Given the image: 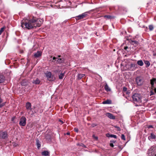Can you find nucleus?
<instances>
[{
  "instance_id": "4468645a",
  "label": "nucleus",
  "mask_w": 156,
  "mask_h": 156,
  "mask_svg": "<svg viewBox=\"0 0 156 156\" xmlns=\"http://www.w3.org/2000/svg\"><path fill=\"white\" fill-rule=\"evenodd\" d=\"M5 80V78L2 75H0V83H3Z\"/></svg>"
},
{
  "instance_id": "1a4fd4ad",
  "label": "nucleus",
  "mask_w": 156,
  "mask_h": 156,
  "mask_svg": "<svg viewBox=\"0 0 156 156\" xmlns=\"http://www.w3.org/2000/svg\"><path fill=\"white\" fill-rule=\"evenodd\" d=\"M45 74L48 80H51V79L52 76L51 73L50 72L47 71Z\"/></svg>"
},
{
  "instance_id": "bb28decb",
  "label": "nucleus",
  "mask_w": 156,
  "mask_h": 156,
  "mask_svg": "<svg viewBox=\"0 0 156 156\" xmlns=\"http://www.w3.org/2000/svg\"><path fill=\"white\" fill-rule=\"evenodd\" d=\"M137 63L139 65L141 66H143L144 64L143 61L141 60L138 61Z\"/></svg>"
},
{
  "instance_id": "c85d7f7f",
  "label": "nucleus",
  "mask_w": 156,
  "mask_h": 156,
  "mask_svg": "<svg viewBox=\"0 0 156 156\" xmlns=\"http://www.w3.org/2000/svg\"><path fill=\"white\" fill-rule=\"evenodd\" d=\"M144 63L146 65H147V66H146V67H148L150 65V62L147 61H145Z\"/></svg>"
},
{
  "instance_id": "a878e982",
  "label": "nucleus",
  "mask_w": 156,
  "mask_h": 156,
  "mask_svg": "<svg viewBox=\"0 0 156 156\" xmlns=\"http://www.w3.org/2000/svg\"><path fill=\"white\" fill-rule=\"evenodd\" d=\"M154 92L155 93H156V88H154V91H153L152 90L150 92V95L151 96V95L154 94Z\"/></svg>"
},
{
  "instance_id": "9d476101",
  "label": "nucleus",
  "mask_w": 156,
  "mask_h": 156,
  "mask_svg": "<svg viewBox=\"0 0 156 156\" xmlns=\"http://www.w3.org/2000/svg\"><path fill=\"white\" fill-rule=\"evenodd\" d=\"M155 135L152 133H151L150 136H148V138L151 141H153L155 139Z\"/></svg>"
},
{
  "instance_id": "aec40b11",
  "label": "nucleus",
  "mask_w": 156,
  "mask_h": 156,
  "mask_svg": "<svg viewBox=\"0 0 156 156\" xmlns=\"http://www.w3.org/2000/svg\"><path fill=\"white\" fill-rule=\"evenodd\" d=\"M112 103V101L109 100H106L103 101L102 103L104 104H111Z\"/></svg>"
},
{
  "instance_id": "cd10ccee",
  "label": "nucleus",
  "mask_w": 156,
  "mask_h": 156,
  "mask_svg": "<svg viewBox=\"0 0 156 156\" xmlns=\"http://www.w3.org/2000/svg\"><path fill=\"white\" fill-rule=\"evenodd\" d=\"M108 136L107 135V136L108 137H113L115 138H117V137L116 135L113 134H108Z\"/></svg>"
},
{
  "instance_id": "f257e3e1",
  "label": "nucleus",
  "mask_w": 156,
  "mask_h": 156,
  "mask_svg": "<svg viewBox=\"0 0 156 156\" xmlns=\"http://www.w3.org/2000/svg\"><path fill=\"white\" fill-rule=\"evenodd\" d=\"M41 24L42 22L40 20H36L33 18L30 20H23L21 23V26L23 28L30 30L34 27H39Z\"/></svg>"
},
{
  "instance_id": "a19ab883",
  "label": "nucleus",
  "mask_w": 156,
  "mask_h": 156,
  "mask_svg": "<svg viewBox=\"0 0 156 156\" xmlns=\"http://www.w3.org/2000/svg\"><path fill=\"white\" fill-rule=\"evenodd\" d=\"M126 94H127L128 95L130 93L128 91H126L125 92Z\"/></svg>"
},
{
  "instance_id": "2eb2a0df",
  "label": "nucleus",
  "mask_w": 156,
  "mask_h": 156,
  "mask_svg": "<svg viewBox=\"0 0 156 156\" xmlns=\"http://www.w3.org/2000/svg\"><path fill=\"white\" fill-rule=\"evenodd\" d=\"M42 155L44 156H49L50 153L48 151H44L42 152Z\"/></svg>"
},
{
  "instance_id": "473e14b6",
  "label": "nucleus",
  "mask_w": 156,
  "mask_h": 156,
  "mask_svg": "<svg viewBox=\"0 0 156 156\" xmlns=\"http://www.w3.org/2000/svg\"><path fill=\"white\" fill-rule=\"evenodd\" d=\"M127 89L126 87H123V92H125L126 91H127Z\"/></svg>"
},
{
  "instance_id": "c03bdc74",
  "label": "nucleus",
  "mask_w": 156,
  "mask_h": 156,
  "mask_svg": "<svg viewBox=\"0 0 156 156\" xmlns=\"http://www.w3.org/2000/svg\"><path fill=\"white\" fill-rule=\"evenodd\" d=\"M14 119H15V117H12V118L11 120L12 121H13L14 120Z\"/></svg>"
},
{
  "instance_id": "ddd939ff",
  "label": "nucleus",
  "mask_w": 156,
  "mask_h": 156,
  "mask_svg": "<svg viewBox=\"0 0 156 156\" xmlns=\"http://www.w3.org/2000/svg\"><path fill=\"white\" fill-rule=\"evenodd\" d=\"M41 55V52L40 51H37L34 54V56L35 58H38Z\"/></svg>"
},
{
  "instance_id": "58836bf2",
  "label": "nucleus",
  "mask_w": 156,
  "mask_h": 156,
  "mask_svg": "<svg viewBox=\"0 0 156 156\" xmlns=\"http://www.w3.org/2000/svg\"><path fill=\"white\" fill-rule=\"evenodd\" d=\"M116 140H111L110 141V142L111 143H113V144L115 143L116 142Z\"/></svg>"
},
{
  "instance_id": "7c9ffc66",
  "label": "nucleus",
  "mask_w": 156,
  "mask_h": 156,
  "mask_svg": "<svg viewBox=\"0 0 156 156\" xmlns=\"http://www.w3.org/2000/svg\"><path fill=\"white\" fill-rule=\"evenodd\" d=\"M153 28V27L152 25H150L149 26V29L150 30H152Z\"/></svg>"
},
{
  "instance_id": "f704fd0d",
  "label": "nucleus",
  "mask_w": 156,
  "mask_h": 156,
  "mask_svg": "<svg viewBox=\"0 0 156 156\" xmlns=\"http://www.w3.org/2000/svg\"><path fill=\"white\" fill-rule=\"evenodd\" d=\"M136 65L133 63H131L130 65L131 67H135Z\"/></svg>"
},
{
  "instance_id": "09e8293b",
  "label": "nucleus",
  "mask_w": 156,
  "mask_h": 156,
  "mask_svg": "<svg viewBox=\"0 0 156 156\" xmlns=\"http://www.w3.org/2000/svg\"><path fill=\"white\" fill-rule=\"evenodd\" d=\"M56 58L57 59V58H55V57H53V60H55V59Z\"/></svg>"
},
{
  "instance_id": "c756f323",
  "label": "nucleus",
  "mask_w": 156,
  "mask_h": 156,
  "mask_svg": "<svg viewBox=\"0 0 156 156\" xmlns=\"http://www.w3.org/2000/svg\"><path fill=\"white\" fill-rule=\"evenodd\" d=\"M5 27H4L2 28L0 30V35L1 34L2 32L4 31V30L5 29Z\"/></svg>"
},
{
  "instance_id": "7ed1b4c3",
  "label": "nucleus",
  "mask_w": 156,
  "mask_h": 156,
  "mask_svg": "<svg viewBox=\"0 0 156 156\" xmlns=\"http://www.w3.org/2000/svg\"><path fill=\"white\" fill-rule=\"evenodd\" d=\"M148 156H156V147L155 146H152L147 152Z\"/></svg>"
},
{
  "instance_id": "b1692460",
  "label": "nucleus",
  "mask_w": 156,
  "mask_h": 156,
  "mask_svg": "<svg viewBox=\"0 0 156 156\" xmlns=\"http://www.w3.org/2000/svg\"><path fill=\"white\" fill-rule=\"evenodd\" d=\"M104 17L105 18H107L108 19H113L114 18V17L113 16H111L110 15H105L104 16Z\"/></svg>"
},
{
  "instance_id": "39448f33",
  "label": "nucleus",
  "mask_w": 156,
  "mask_h": 156,
  "mask_svg": "<svg viewBox=\"0 0 156 156\" xmlns=\"http://www.w3.org/2000/svg\"><path fill=\"white\" fill-rule=\"evenodd\" d=\"M26 124V118L23 116L20 119L19 124L20 126H25Z\"/></svg>"
},
{
  "instance_id": "dca6fc26",
  "label": "nucleus",
  "mask_w": 156,
  "mask_h": 156,
  "mask_svg": "<svg viewBox=\"0 0 156 156\" xmlns=\"http://www.w3.org/2000/svg\"><path fill=\"white\" fill-rule=\"evenodd\" d=\"M130 43L133 45H137L138 44V42L136 41H133V40H130Z\"/></svg>"
},
{
  "instance_id": "f3484780",
  "label": "nucleus",
  "mask_w": 156,
  "mask_h": 156,
  "mask_svg": "<svg viewBox=\"0 0 156 156\" xmlns=\"http://www.w3.org/2000/svg\"><path fill=\"white\" fill-rule=\"evenodd\" d=\"M85 76V74H78L77 76V79L78 80H80L82 77Z\"/></svg>"
},
{
  "instance_id": "f03ea898",
  "label": "nucleus",
  "mask_w": 156,
  "mask_h": 156,
  "mask_svg": "<svg viewBox=\"0 0 156 156\" xmlns=\"http://www.w3.org/2000/svg\"><path fill=\"white\" fill-rule=\"evenodd\" d=\"M25 107L27 110V112L28 114L31 116H33L36 113L35 111L33 112L32 111V105L31 103L29 102H27L26 104Z\"/></svg>"
},
{
  "instance_id": "e433bc0d",
  "label": "nucleus",
  "mask_w": 156,
  "mask_h": 156,
  "mask_svg": "<svg viewBox=\"0 0 156 156\" xmlns=\"http://www.w3.org/2000/svg\"><path fill=\"white\" fill-rule=\"evenodd\" d=\"M147 128L148 129L152 128H153V126L152 125H148L147 126Z\"/></svg>"
},
{
  "instance_id": "8fccbe9b",
  "label": "nucleus",
  "mask_w": 156,
  "mask_h": 156,
  "mask_svg": "<svg viewBox=\"0 0 156 156\" xmlns=\"http://www.w3.org/2000/svg\"><path fill=\"white\" fill-rule=\"evenodd\" d=\"M66 134L67 135H69L70 134V133H67Z\"/></svg>"
},
{
  "instance_id": "0eeeda50",
  "label": "nucleus",
  "mask_w": 156,
  "mask_h": 156,
  "mask_svg": "<svg viewBox=\"0 0 156 156\" xmlns=\"http://www.w3.org/2000/svg\"><path fill=\"white\" fill-rule=\"evenodd\" d=\"M87 12H86L82 13V14L77 16L75 17L76 20H79L86 17L87 16Z\"/></svg>"
},
{
  "instance_id": "ea45409f",
  "label": "nucleus",
  "mask_w": 156,
  "mask_h": 156,
  "mask_svg": "<svg viewBox=\"0 0 156 156\" xmlns=\"http://www.w3.org/2000/svg\"><path fill=\"white\" fill-rule=\"evenodd\" d=\"M74 130L76 132H77L78 131V129L77 128H75L74 129Z\"/></svg>"
},
{
  "instance_id": "9b49d317",
  "label": "nucleus",
  "mask_w": 156,
  "mask_h": 156,
  "mask_svg": "<svg viewBox=\"0 0 156 156\" xmlns=\"http://www.w3.org/2000/svg\"><path fill=\"white\" fill-rule=\"evenodd\" d=\"M106 116L109 118L113 119H115V117L112 114L110 113H107L106 114Z\"/></svg>"
},
{
  "instance_id": "4c0bfd02",
  "label": "nucleus",
  "mask_w": 156,
  "mask_h": 156,
  "mask_svg": "<svg viewBox=\"0 0 156 156\" xmlns=\"http://www.w3.org/2000/svg\"><path fill=\"white\" fill-rule=\"evenodd\" d=\"M110 146L112 147H114L113 144L110 142Z\"/></svg>"
},
{
  "instance_id": "de8ad7c7",
  "label": "nucleus",
  "mask_w": 156,
  "mask_h": 156,
  "mask_svg": "<svg viewBox=\"0 0 156 156\" xmlns=\"http://www.w3.org/2000/svg\"><path fill=\"white\" fill-rule=\"evenodd\" d=\"M59 121L61 122L62 123V124H63V122L61 120H59Z\"/></svg>"
},
{
  "instance_id": "3c124183",
  "label": "nucleus",
  "mask_w": 156,
  "mask_h": 156,
  "mask_svg": "<svg viewBox=\"0 0 156 156\" xmlns=\"http://www.w3.org/2000/svg\"><path fill=\"white\" fill-rule=\"evenodd\" d=\"M61 57V56L60 55H58V57Z\"/></svg>"
},
{
  "instance_id": "412c9836",
  "label": "nucleus",
  "mask_w": 156,
  "mask_h": 156,
  "mask_svg": "<svg viewBox=\"0 0 156 156\" xmlns=\"http://www.w3.org/2000/svg\"><path fill=\"white\" fill-rule=\"evenodd\" d=\"M45 136L46 139L48 141H49L51 140V136L50 134H46Z\"/></svg>"
},
{
  "instance_id": "6e6552de",
  "label": "nucleus",
  "mask_w": 156,
  "mask_h": 156,
  "mask_svg": "<svg viewBox=\"0 0 156 156\" xmlns=\"http://www.w3.org/2000/svg\"><path fill=\"white\" fill-rule=\"evenodd\" d=\"M0 137L3 139H5L7 137V132L6 131L1 132H0Z\"/></svg>"
},
{
  "instance_id": "f8f14e48",
  "label": "nucleus",
  "mask_w": 156,
  "mask_h": 156,
  "mask_svg": "<svg viewBox=\"0 0 156 156\" xmlns=\"http://www.w3.org/2000/svg\"><path fill=\"white\" fill-rule=\"evenodd\" d=\"M32 83H33L35 84H38L40 83V80L39 79L37 78L35 80H34L32 82Z\"/></svg>"
},
{
  "instance_id": "c9c22d12",
  "label": "nucleus",
  "mask_w": 156,
  "mask_h": 156,
  "mask_svg": "<svg viewBox=\"0 0 156 156\" xmlns=\"http://www.w3.org/2000/svg\"><path fill=\"white\" fill-rule=\"evenodd\" d=\"M115 128H117L118 131H119L121 130L120 128V127H119L116 126H115Z\"/></svg>"
},
{
  "instance_id": "72a5a7b5",
  "label": "nucleus",
  "mask_w": 156,
  "mask_h": 156,
  "mask_svg": "<svg viewBox=\"0 0 156 156\" xmlns=\"http://www.w3.org/2000/svg\"><path fill=\"white\" fill-rule=\"evenodd\" d=\"M5 102L1 104H0V108H2V107L4 106L5 105Z\"/></svg>"
},
{
  "instance_id": "a18cd8bd",
  "label": "nucleus",
  "mask_w": 156,
  "mask_h": 156,
  "mask_svg": "<svg viewBox=\"0 0 156 156\" xmlns=\"http://www.w3.org/2000/svg\"><path fill=\"white\" fill-rule=\"evenodd\" d=\"M3 101V100L0 98V104H1Z\"/></svg>"
},
{
  "instance_id": "a211bd4d",
  "label": "nucleus",
  "mask_w": 156,
  "mask_h": 156,
  "mask_svg": "<svg viewBox=\"0 0 156 156\" xmlns=\"http://www.w3.org/2000/svg\"><path fill=\"white\" fill-rule=\"evenodd\" d=\"M36 145L37 146V148H38V149H39L41 147V144H40V142L38 139H36Z\"/></svg>"
},
{
  "instance_id": "393cba45",
  "label": "nucleus",
  "mask_w": 156,
  "mask_h": 156,
  "mask_svg": "<svg viewBox=\"0 0 156 156\" xmlns=\"http://www.w3.org/2000/svg\"><path fill=\"white\" fill-rule=\"evenodd\" d=\"M156 80V78H153L152 80H151V83L152 87H153L154 84V82Z\"/></svg>"
},
{
  "instance_id": "2f4dec72",
  "label": "nucleus",
  "mask_w": 156,
  "mask_h": 156,
  "mask_svg": "<svg viewBox=\"0 0 156 156\" xmlns=\"http://www.w3.org/2000/svg\"><path fill=\"white\" fill-rule=\"evenodd\" d=\"M121 137L122 139L123 140H125L126 139L125 138V136L123 134H122Z\"/></svg>"
},
{
  "instance_id": "4be33fe9",
  "label": "nucleus",
  "mask_w": 156,
  "mask_h": 156,
  "mask_svg": "<svg viewBox=\"0 0 156 156\" xmlns=\"http://www.w3.org/2000/svg\"><path fill=\"white\" fill-rule=\"evenodd\" d=\"M57 62L60 63H63L65 62V59L63 58H58L57 60Z\"/></svg>"
},
{
  "instance_id": "79ce46f5",
  "label": "nucleus",
  "mask_w": 156,
  "mask_h": 156,
  "mask_svg": "<svg viewBox=\"0 0 156 156\" xmlns=\"http://www.w3.org/2000/svg\"><path fill=\"white\" fill-rule=\"evenodd\" d=\"M24 81H22V82H21V85L23 86H25L26 85L24 84L23 83V82Z\"/></svg>"
},
{
  "instance_id": "423d86ee",
  "label": "nucleus",
  "mask_w": 156,
  "mask_h": 156,
  "mask_svg": "<svg viewBox=\"0 0 156 156\" xmlns=\"http://www.w3.org/2000/svg\"><path fill=\"white\" fill-rule=\"evenodd\" d=\"M136 82L138 85L140 86L143 84V80L141 77L138 76L136 78Z\"/></svg>"
},
{
  "instance_id": "5701e85b",
  "label": "nucleus",
  "mask_w": 156,
  "mask_h": 156,
  "mask_svg": "<svg viewBox=\"0 0 156 156\" xmlns=\"http://www.w3.org/2000/svg\"><path fill=\"white\" fill-rule=\"evenodd\" d=\"M65 72H64L63 73H62L59 75V78L60 79H62L65 76Z\"/></svg>"
},
{
  "instance_id": "20e7f679",
  "label": "nucleus",
  "mask_w": 156,
  "mask_h": 156,
  "mask_svg": "<svg viewBox=\"0 0 156 156\" xmlns=\"http://www.w3.org/2000/svg\"><path fill=\"white\" fill-rule=\"evenodd\" d=\"M132 99L133 101L139 103L141 102V96L140 94L137 93H134L132 94Z\"/></svg>"
},
{
  "instance_id": "49530a36",
  "label": "nucleus",
  "mask_w": 156,
  "mask_h": 156,
  "mask_svg": "<svg viewBox=\"0 0 156 156\" xmlns=\"http://www.w3.org/2000/svg\"><path fill=\"white\" fill-rule=\"evenodd\" d=\"M128 47L127 46H126V47H125L124 48V49L125 50H126L128 48Z\"/></svg>"
},
{
  "instance_id": "6ab92c4d",
  "label": "nucleus",
  "mask_w": 156,
  "mask_h": 156,
  "mask_svg": "<svg viewBox=\"0 0 156 156\" xmlns=\"http://www.w3.org/2000/svg\"><path fill=\"white\" fill-rule=\"evenodd\" d=\"M105 89L107 91H110L111 90V89L107 83H106L105 85Z\"/></svg>"
},
{
  "instance_id": "37998d69",
  "label": "nucleus",
  "mask_w": 156,
  "mask_h": 156,
  "mask_svg": "<svg viewBox=\"0 0 156 156\" xmlns=\"http://www.w3.org/2000/svg\"><path fill=\"white\" fill-rule=\"evenodd\" d=\"M93 137L96 140H98V138L97 137L95 136H93Z\"/></svg>"
}]
</instances>
